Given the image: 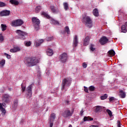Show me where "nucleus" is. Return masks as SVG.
I'll return each instance as SVG.
<instances>
[{
  "instance_id": "1",
  "label": "nucleus",
  "mask_w": 127,
  "mask_h": 127,
  "mask_svg": "<svg viewBox=\"0 0 127 127\" xmlns=\"http://www.w3.org/2000/svg\"><path fill=\"white\" fill-rule=\"evenodd\" d=\"M72 84V78L71 77H65L62 82V91L66 92L68 90V87L71 86Z\"/></svg>"
},
{
  "instance_id": "2",
  "label": "nucleus",
  "mask_w": 127,
  "mask_h": 127,
  "mask_svg": "<svg viewBox=\"0 0 127 127\" xmlns=\"http://www.w3.org/2000/svg\"><path fill=\"white\" fill-rule=\"evenodd\" d=\"M24 63L27 67H32V66H35L38 63V60L36 57L26 58Z\"/></svg>"
},
{
  "instance_id": "3",
  "label": "nucleus",
  "mask_w": 127,
  "mask_h": 127,
  "mask_svg": "<svg viewBox=\"0 0 127 127\" xmlns=\"http://www.w3.org/2000/svg\"><path fill=\"white\" fill-rule=\"evenodd\" d=\"M82 21L85 25L89 28L93 24V20H92V18H91V17L87 15L86 14H84L82 15Z\"/></svg>"
},
{
  "instance_id": "4",
  "label": "nucleus",
  "mask_w": 127,
  "mask_h": 127,
  "mask_svg": "<svg viewBox=\"0 0 127 127\" xmlns=\"http://www.w3.org/2000/svg\"><path fill=\"white\" fill-rule=\"evenodd\" d=\"M74 114L73 110L65 109L62 114V116L65 119H70Z\"/></svg>"
},
{
  "instance_id": "5",
  "label": "nucleus",
  "mask_w": 127,
  "mask_h": 127,
  "mask_svg": "<svg viewBox=\"0 0 127 127\" xmlns=\"http://www.w3.org/2000/svg\"><path fill=\"white\" fill-rule=\"evenodd\" d=\"M33 25L36 31L37 30H39L40 26V21L39 19L37 18L36 17H33L32 18Z\"/></svg>"
},
{
  "instance_id": "6",
  "label": "nucleus",
  "mask_w": 127,
  "mask_h": 127,
  "mask_svg": "<svg viewBox=\"0 0 127 127\" xmlns=\"http://www.w3.org/2000/svg\"><path fill=\"white\" fill-rule=\"evenodd\" d=\"M16 33L18 34V38L20 39H21V40H25L26 39V36H27V33L26 32L22 31L20 30H17L16 31Z\"/></svg>"
},
{
  "instance_id": "7",
  "label": "nucleus",
  "mask_w": 127,
  "mask_h": 127,
  "mask_svg": "<svg viewBox=\"0 0 127 127\" xmlns=\"http://www.w3.org/2000/svg\"><path fill=\"white\" fill-rule=\"evenodd\" d=\"M59 61L61 63H65L67 61L68 55L66 53H64L59 56Z\"/></svg>"
},
{
  "instance_id": "8",
  "label": "nucleus",
  "mask_w": 127,
  "mask_h": 127,
  "mask_svg": "<svg viewBox=\"0 0 127 127\" xmlns=\"http://www.w3.org/2000/svg\"><path fill=\"white\" fill-rule=\"evenodd\" d=\"M23 24V21L21 19H17L12 21L11 22V26H20Z\"/></svg>"
},
{
  "instance_id": "9",
  "label": "nucleus",
  "mask_w": 127,
  "mask_h": 127,
  "mask_svg": "<svg viewBox=\"0 0 127 127\" xmlns=\"http://www.w3.org/2000/svg\"><path fill=\"white\" fill-rule=\"evenodd\" d=\"M26 91L27 98H31V96H32V85H29L26 89Z\"/></svg>"
},
{
  "instance_id": "10",
  "label": "nucleus",
  "mask_w": 127,
  "mask_h": 127,
  "mask_svg": "<svg viewBox=\"0 0 127 127\" xmlns=\"http://www.w3.org/2000/svg\"><path fill=\"white\" fill-rule=\"evenodd\" d=\"M50 127H53V122H54V120H55V118H56V115L55 113H52L50 115Z\"/></svg>"
},
{
  "instance_id": "11",
  "label": "nucleus",
  "mask_w": 127,
  "mask_h": 127,
  "mask_svg": "<svg viewBox=\"0 0 127 127\" xmlns=\"http://www.w3.org/2000/svg\"><path fill=\"white\" fill-rule=\"evenodd\" d=\"M2 102L4 103L9 102V95L7 94H3L2 98Z\"/></svg>"
},
{
  "instance_id": "12",
  "label": "nucleus",
  "mask_w": 127,
  "mask_h": 127,
  "mask_svg": "<svg viewBox=\"0 0 127 127\" xmlns=\"http://www.w3.org/2000/svg\"><path fill=\"white\" fill-rule=\"evenodd\" d=\"M108 41L109 39H108V38H107L105 36L102 37L99 40L100 43L101 45H104V44L108 43Z\"/></svg>"
},
{
  "instance_id": "13",
  "label": "nucleus",
  "mask_w": 127,
  "mask_h": 127,
  "mask_svg": "<svg viewBox=\"0 0 127 127\" xmlns=\"http://www.w3.org/2000/svg\"><path fill=\"white\" fill-rule=\"evenodd\" d=\"M10 14V11L8 10H4L0 12V16H7Z\"/></svg>"
},
{
  "instance_id": "14",
  "label": "nucleus",
  "mask_w": 127,
  "mask_h": 127,
  "mask_svg": "<svg viewBox=\"0 0 127 127\" xmlns=\"http://www.w3.org/2000/svg\"><path fill=\"white\" fill-rule=\"evenodd\" d=\"M21 50V48L19 47H14L12 49L10 50V52L12 53H15L16 52H18V51H20Z\"/></svg>"
},
{
  "instance_id": "15",
  "label": "nucleus",
  "mask_w": 127,
  "mask_h": 127,
  "mask_svg": "<svg viewBox=\"0 0 127 127\" xmlns=\"http://www.w3.org/2000/svg\"><path fill=\"white\" fill-rule=\"evenodd\" d=\"M89 42H90V37L87 36L83 40V45L84 46H87V45H89Z\"/></svg>"
},
{
  "instance_id": "16",
  "label": "nucleus",
  "mask_w": 127,
  "mask_h": 127,
  "mask_svg": "<svg viewBox=\"0 0 127 127\" xmlns=\"http://www.w3.org/2000/svg\"><path fill=\"white\" fill-rule=\"evenodd\" d=\"M73 47L78 46V36L77 35H75L73 38Z\"/></svg>"
},
{
  "instance_id": "17",
  "label": "nucleus",
  "mask_w": 127,
  "mask_h": 127,
  "mask_svg": "<svg viewBox=\"0 0 127 127\" xmlns=\"http://www.w3.org/2000/svg\"><path fill=\"white\" fill-rule=\"evenodd\" d=\"M103 111V107L100 106H97L95 107V113H101Z\"/></svg>"
},
{
  "instance_id": "18",
  "label": "nucleus",
  "mask_w": 127,
  "mask_h": 127,
  "mask_svg": "<svg viewBox=\"0 0 127 127\" xmlns=\"http://www.w3.org/2000/svg\"><path fill=\"white\" fill-rule=\"evenodd\" d=\"M50 8L53 13H58L59 12V9L58 8L56 9L53 5L51 6Z\"/></svg>"
},
{
  "instance_id": "19",
  "label": "nucleus",
  "mask_w": 127,
  "mask_h": 127,
  "mask_svg": "<svg viewBox=\"0 0 127 127\" xmlns=\"http://www.w3.org/2000/svg\"><path fill=\"white\" fill-rule=\"evenodd\" d=\"M43 41H44L42 39L37 40L35 41V44L37 47L38 46H40V45H41V44H42V43H43Z\"/></svg>"
},
{
  "instance_id": "20",
  "label": "nucleus",
  "mask_w": 127,
  "mask_h": 127,
  "mask_svg": "<svg viewBox=\"0 0 127 127\" xmlns=\"http://www.w3.org/2000/svg\"><path fill=\"white\" fill-rule=\"evenodd\" d=\"M127 32V22L125 23V25L122 26V32L126 33Z\"/></svg>"
},
{
  "instance_id": "21",
  "label": "nucleus",
  "mask_w": 127,
  "mask_h": 127,
  "mask_svg": "<svg viewBox=\"0 0 127 127\" xmlns=\"http://www.w3.org/2000/svg\"><path fill=\"white\" fill-rule=\"evenodd\" d=\"M3 104L0 103V111L2 112V114L4 116L5 115V109L2 107Z\"/></svg>"
},
{
  "instance_id": "22",
  "label": "nucleus",
  "mask_w": 127,
  "mask_h": 127,
  "mask_svg": "<svg viewBox=\"0 0 127 127\" xmlns=\"http://www.w3.org/2000/svg\"><path fill=\"white\" fill-rule=\"evenodd\" d=\"M47 54L48 56H52L53 55V51L52 49H48L47 51Z\"/></svg>"
},
{
  "instance_id": "23",
  "label": "nucleus",
  "mask_w": 127,
  "mask_h": 127,
  "mask_svg": "<svg viewBox=\"0 0 127 127\" xmlns=\"http://www.w3.org/2000/svg\"><path fill=\"white\" fill-rule=\"evenodd\" d=\"M119 93L120 94L121 97L122 98V99L126 98V92H124L123 90H120Z\"/></svg>"
},
{
  "instance_id": "24",
  "label": "nucleus",
  "mask_w": 127,
  "mask_h": 127,
  "mask_svg": "<svg viewBox=\"0 0 127 127\" xmlns=\"http://www.w3.org/2000/svg\"><path fill=\"white\" fill-rule=\"evenodd\" d=\"M10 2L14 5H18L19 2L16 0H10Z\"/></svg>"
},
{
  "instance_id": "25",
  "label": "nucleus",
  "mask_w": 127,
  "mask_h": 127,
  "mask_svg": "<svg viewBox=\"0 0 127 127\" xmlns=\"http://www.w3.org/2000/svg\"><path fill=\"white\" fill-rule=\"evenodd\" d=\"M93 120H94V119H93L91 117H85L83 118L84 122H87L89 121H93Z\"/></svg>"
},
{
  "instance_id": "26",
  "label": "nucleus",
  "mask_w": 127,
  "mask_h": 127,
  "mask_svg": "<svg viewBox=\"0 0 127 127\" xmlns=\"http://www.w3.org/2000/svg\"><path fill=\"white\" fill-rule=\"evenodd\" d=\"M93 13L95 16H99V11H98V9H94L93 11Z\"/></svg>"
},
{
  "instance_id": "27",
  "label": "nucleus",
  "mask_w": 127,
  "mask_h": 127,
  "mask_svg": "<svg viewBox=\"0 0 127 127\" xmlns=\"http://www.w3.org/2000/svg\"><path fill=\"white\" fill-rule=\"evenodd\" d=\"M5 64V60H2L0 61V67L2 68Z\"/></svg>"
},
{
  "instance_id": "28",
  "label": "nucleus",
  "mask_w": 127,
  "mask_h": 127,
  "mask_svg": "<svg viewBox=\"0 0 127 127\" xmlns=\"http://www.w3.org/2000/svg\"><path fill=\"white\" fill-rule=\"evenodd\" d=\"M108 54L110 55V56H115L116 55V52L113 50H111L108 52Z\"/></svg>"
},
{
  "instance_id": "29",
  "label": "nucleus",
  "mask_w": 127,
  "mask_h": 127,
  "mask_svg": "<svg viewBox=\"0 0 127 127\" xmlns=\"http://www.w3.org/2000/svg\"><path fill=\"white\" fill-rule=\"evenodd\" d=\"M64 5V7L65 10H68V9H69V6L68 5V3L67 2H64L63 4Z\"/></svg>"
},
{
  "instance_id": "30",
  "label": "nucleus",
  "mask_w": 127,
  "mask_h": 127,
  "mask_svg": "<svg viewBox=\"0 0 127 127\" xmlns=\"http://www.w3.org/2000/svg\"><path fill=\"white\" fill-rule=\"evenodd\" d=\"M41 15H44L45 17H47V18H50V16L48 15L46 12L43 11L41 12Z\"/></svg>"
},
{
  "instance_id": "31",
  "label": "nucleus",
  "mask_w": 127,
  "mask_h": 127,
  "mask_svg": "<svg viewBox=\"0 0 127 127\" xmlns=\"http://www.w3.org/2000/svg\"><path fill=\"white\" fill-rule=\"evenodd\" d=\"M14 108H17V106H18V100L17 99L14 100Z\"/></svg>"
},
{
  "instance_id": "32",
  "label": "nucleus",
  "mask_w": 127,
  "mask_h": 127,
  "mask_svg": "<svg viewBox=\"0 0 127 127\" xmlns=\"http://www.w3.org/2000/svg\"><path fill=\"white\" fill-rule=\"evenodd\" d=\"M41 9V7H40V6H37L35 9V12H36L37 13H38V12H39V11H40V10Z\"/></svg>"
},
{
  "instance_id": "33",
  "label": "nucleus",
  "mask_w": 127,
  "mask_h": 127,
  "mask_svg": "<svg viewBox=\"0 0 127 127\" xmlns=\"http://www.w3.org/2000/svg\"><path fill=\"white\" fill-rule=\"evenodd\" d=\"M24 43V45L25 46H27V47H29V46H30V45H31V42L30 41H25Z\"/></svg>"
},
{
  "instance_id": "34",
  "label": "nucleus",
  "mask_w": 127,
  "mask_h": 127,
  "mask_svg": "<svg viewBox=\"0 0 127 127\" xmlns=\"http://www.w3.org/2000/svg\"><path fill=\"white\" fill-rule=\"evenodd\" d=\"M1 28L2 29V31H4V30H6V25L5 24H1Z\"/></svg>"
},
{
  "instance_id": "35",
  "label": "nucleus",
  "mask_w": 127,
  "mask_h": 127,
  "mask_svg": "<svg viewBox=\"0 0 127 127\" xmlns=\"http://www.w3.org/2000/svg\"><path fill=\"white\" fill-rule=\"evenodd\" d=\"M108 98V94H105L104 95L101 96V100H106Z\"/></svg>"
},
{
  "instance_id": "36",
  "label": "nucleus",
  "mask_w": 127,
  "mask_h": 127,
  "mask_svg": "<svg viewBox=\"0 0 127 127\" xmlns=\"http://www.w3.org/2000/svg\"><path fill=\"white\" fill-rule=\"evenodd\" d=\"M107 113L108 114L109 117H113V113H112V111L109 109H107L106 110Z\"/></svg>"
},
{
  "instance_id": "37",
  "label": "nucleus",
  "mask_w": 127,
  "mask_h": 127,
  "mask_svg": "<svg viewBox=\"0 0 127 127\" xmlns=\"http://www.w3.org/2000/svg\"><path fill=\"white\" fill-rule=\"evenodd\" d=\"M64 30L66 31V32H67V34H70V29H69V27L66 26Z\"/></svg>"
},
{
  "instance_id": "38",
  "label": "nucleus",
  "mask_w": 127,
  "mask_h": 127,
  "mask_svg": "<svg viewBox=\"0 0 127 127\" xmlns=\"http://www.w3.org/2000/svg\"><path fill=\"white\" fill-rule=\"evenodd\" d=\"M89 91H91V92H93V91H95V87H94L93 86H89V87L88 88Z\"/></svg>"
},
{
  "instance_id": "39",
  "label": "nucleus",
  "mask_w": 127,
  "mask_h": 127,
  "mask_svg": "<svg viewBox=\"0 0 127 127\" xmlns=\"http://www.w3.org/2000/svg\"><path fill=\"white\" fill-rule=\"evenodd\" d=\"M3 40H4V38L2 34H0V42H2Z\"/></svg>"
},
{
  "instance_id": "40",
  "label": "nucleus",
  "mask_w": 127,
  "mask_h": 127,
  "mask_svg": "<svg viewBox=\"0 0 127 127\" xmlns=\"http://www.w3.org/2000/svg\"><path fill=\"white\" fill-rule=\"evenodd\" d=\"M5 5H6L5 3H4L3 2H0V7H2L3 6H5Z\"/></svg>"
},
{
  "instance_id": "41",
  "label": "nucleus",
  "mask_w": 127,
  "mask_h": 127,
  "mask_svg": "<svg viewBox=\"0 0 127 127\" xmlns=\"http://www.w3.org/2000/svg\"><path fill=\"white\" fill-rule=\"evenodd\" d=\"M53 39V38L52 37H47L46 38L47 41H51Z\"/></svg>"
},
{
  "instance_id": "42",
  "label": "nucleus",
  "mask_w": 127,
  "mask_h": 127,
  "mask_svg": "<svg viewBox=\"0 0 127 127\" xmlns=\"http://www.w3.org/2000/svg\"><path fill=\"white\" fill-rule=\"evenodd\" d=\"M4 55H5V56L6 57L7 59H10V58H11L10 55L7 54L6 53H4Z\"/></svg>"
},
{
  "instance_id": "43",
  "label": "nucleus",
  "mask_w": 127,
  "mask_h": 127,
  "mask_svg": "<svg viewBox=\"0 0 127 127\" xmlns=\"http://www.w3.org/2000/svg\"><path fill=\"white\" fill-rule=\"evenodd\" d=\"M84 91L85 92H86V93H88L89 89H88V87H86V86H84Z\"/></svg>"
},
{
  "instance_id": "44",
  "label": "nucleus",
  "mask_w": 127,
  "mask_h": 127,
  "mask_svg": "<svg viewBox=\"0 0 127 127\" xmlns=\"http://www.w3.org/2000/svg\"><path fill=\"white\" fill-rule=\"evenodd\" d=\"M87 66V64H86V63H83V65H82V67L83 68H86Z\"/></svg>"
},
{
  "instance_id": "45",
  "label": "nucleus",
  "mask_w": 127,
  "mask_h": 127,
  "mask_svg": "<svg viewBox=\"0 0 127 127\" xmlns=\"http://www.w3.org/2000/svg\"><path fill=\"white\" fill-rule=\"evenodd\" d=\"M114 100H115V97H111L109 98L110 102H112V101H114Z\"/></svg>"
},
{
  "instance_id": "46",
  "label": "nucleus",
  "mask_w": 127,
  "mask_h": 127,
  "mask_svg": "<svg viewBox=\"0 0 127 127\" xmlns=\"http://www.w3.org/2000/svg\"><path fill=\"white\" fill-rule=\"evenodd\" d=\"M22 92H24L25 91V86H23V85H21Z\"/></svg>"
},
{
  "instance_id": "47",
  "label": "nucleus",
  "mask_w": 127,
  "mask_h": 127,
  "mask_svg": "<svg viewBox=\"0 0 127 127\" xmlns=\"http://www.w3.org/2000/svg\"><path fill=\"white\" fill-rule=\"evenodd\" d=\"M53 22L54 24H59V22H58V21L54 20Z\"/></svg>"
},
{
  "instance_id": "48",
  "label": "nucleus",
  "mask_w": 127,
  "mask_h": 127,
  "mask_svg": "<svg viewBox=\"0 0 127 127\" xmlns=\"http://www.w3.org/2000/svg\"><path fill=\"white\" fill-rule=\"evenodd\" d=\"M117 123H118L117 127H121V122H120V121H118Z\"/></svg>"
},
{
  "instance_id": "49",
  "label": "nucleus",
  "mask_w": 127,
  "mask_h": 127,
  "mask_svg": "<svg viewBox=\"0 0 127 127\" xmlns=\"http://www.w3.org/2000/svg\"><path fill=\"white\" fill-rule=\"evenodd\" d=\"M90 50H91V51H95V48H94L93 47V46H91V47H90Z\"/></svg>"
},
{
  "instance_id": "50",
  "label": "nucleus",
  "mask_w": 127,
  "mask_h": 127,
  "mask_svg": "<svg viewBox=\"0 0 127 127\" xmlns=\"http://www.w3.org/2000/svg\"><path fill=\"white\" fill-rule=\"evenodd\" d=\"M83 113H84V111H83V110H82L80 111V115H81V116H83Z\"/></svg>"
},
{
  "instance_id": "51",
  "label": "nucleus",
  "mask_w": 127,
  "mask_h": 127,
  "mask_svg": "<svg viewBox=\"0 0 127 127\" xmlns=\"http://www.w3.org/2000/svg\"><path fill=\"white\" fill-rule=\"evenodd\" d=\"M90 127H99L98 126H95V125H91L90 126Z\"/></svg>"
},
{
  "instance_id": "52",
  "label": "nucleus",
  "mask_w": 127,
  "mask_h": 127,
  "mask_svg": "<svg viewBox=\"0 0 127 127\" xmlns=\"http://www.w3.org/2000/svg\"><path fill=\"white\" fill-rule=\"evenodd\" d=\"M68 127H73L72 126V125H70Z\"/></svg>"
},
{
  "instance_id": "53",
  "label": "nucleus",
  "mask_w": 127,
  "mask_h": 127,
  "mask_svg": "<svg viewBox=\"0 0 127 127\" xmlns=\"http://www.w3.org/2000/svg\"><path fill=\"white\" fill-rule=\"evenodd\" d=\"M9 91H11V88H9Z\"/></svg>"
}]
</instances>
